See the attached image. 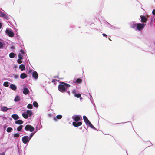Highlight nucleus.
<instances>
[{
  "label": "nucleus",
  "mask_w": 155,
  "mask_h": 155,
  "mask_svg": "<svg viewBox=\"0 0 155 155\" xmlns=\"http://www.w3.org/2000/svg\"><path fill=\"white\" fill-rule=\"evenodd\" d=\"M72 118L73 120L72 125L74 127H78L82 124V118L80 115H75L72 116Z\"/></svg>",
  "instance_id": "obj_1"
},
{
  "label": "nucleus",
  "mask_w": 155,
  "mask_h": 155,
  "mask_svg": "<svg viewBox=\"0 0 155 155\" xmlns=\"http://www.w3.org/2000/svg\"><path fill=\"white\" fill-rule=\"evenodd\" d=\"M60 84L58 86V89L61 92L64 93L66 92L71 85L64 82L61 81Z\"/></svg>",
  "instance_id": "obj_2"
},
{
  "label": "nucleus",
  "mask_w": 155,
  "mask_h": 155,
  "mask_svg": "<svg viewBox=\"0 0 155 155\" xmlns=\"http://www.w3.org/2000/svg\"><path fill=\"white\" fill-rule=\"evenodd\" d=\"M33 115V112L31 110H28L26 111H24L22 114L23 117L25 119H27L28 117H31Z\"/></svg>",
  "instance_id": "obj_3"
},
{
  "label": "nucleus",
  "mask_w": 155,
  "mask_h": 155,
  "mask_svg": "<svg viewBox=\"0 0 155 155\" xmlns=\"http://www.w3.org/2000/svg\"><path fill=\"white\" fill-rule=\"evenodd\" d=\"M24 56H27V54L26 52H25L24 49L21 48L19 51V54L18 55V58L19 59L22 60L24 59L23 57H24Z\"/></svg>",
  "instance_id": "obj_4"
},
{
  "label": "nucleus",
  "mask_w": 155,
  "mask_h": 155,
  "mask_svg": "<svg viewBox=\"0 0 155 155\" xmlns=\"http://www.w3.org/2000/svg\"><path fill=\"white\" fill-rule=\"evenodd\" d=\"M71 81V83H72L73 85H78L82 83V79L80 78H74Z\"/></svg>",
  "instance_id": "obj_5"
},
{
  "label": "nucleus",
  "mask_w": 155,
  "mask_h": 155,
  "mask_svg": "<svg viewBox=\"0 0 155 155\" xmlns=\"http://www.w3.org/2000/svg\"><path fill=\"white\" fill-rule=\"evenodd\" d=\"M5 33L6 35L11 37H12L14 36L15 33H14L13 30L9 28H8L6 29Z\"/></svg>",
  "instance_id": "obj_6"
},
{
  "label": "nucleus",
  "mask_w": 155,
  "mask_h": 155,
  "mask_svg": "<svg viewBox=\"0 0 155 155\" xmlns=\"http://www.w3.org/2000/svg\"><path fill=\"white\" fill-rule=\"evenodd\" d=\"M21 140L23 143L28 145L30 141V139L29 138V136H28L26 135L23 137Z\"/></svg>",
  "instance_id": "obj_7"
},
{
  "label": "nucleus",
  "mask_w": 155,
  "mask_h": 155,
  "mask_svg": "<svg viewBox=\"0 0 155 155\" xmlns=\"http://www.w3.org/2000/svg\"><path fill=\"white\" fill-rule=\"evenodd\" d=\"M24 129L27 131H29L32 132L35 130V128L31 125L27 124L25 126Z\"/></svg>",
  "instance_id": "obj_8"
},
{
  "label": "nucleus",
  "mask_w": 155,
  "mask_h": 155,
  "mask_svg": "<svg viewBox=\"0 0 155 155\" xmlns=\"http://www.w3.org/2000/svg\"><path fill=\"white\" fill-rule=\"evenodd\" d=\"M145 25L146 23H137V30H138L139 31H140L144 28Z\"/></svg>",
  "instance_id": "obj_9"
},
{
  "label": "nucleus",
  "mask_w": 155,
  "mask_h": 155,
  "mask_svg": "<svg viewBox=\"0 0 155 155\" xmlns=\"http://www.w3.org/2000/svg\"><path fill=\"white\" fill-rule=\"evenodd\" d=\"M140 18L141 19V22L146 24V22L148 20V18L144 15H141L140 16Z\"/></svg>",
  "instance_id": "obj_10"
},
{
  "label": "nucleus",
  "mask_w": 155,
  "mask_h": 155,
  "mask_svg": "<svg viewBox=\"0 0 155 155\" xmlns=\"http://www.w3.org/2000/svg\"><path fill=\"white\" fill-rule=\"evenodd\" d=\"M129 25L131 28L134 29L136 31L137 30V23H135V21L131 22L129 23Z\"/></svg>",
  "instance_id": "obj_11"
},
{
  "label": "nucleus",
  "mask_w": 155,
  "mask_h": 155,
  "mask_svg": "<svg viewBox=\"0 0 155 155\" xmlns=\"http://www.w3.org/2000/svg\"><path fill=\"white\" fill-rule=\"evenodd\" d=\"M23 86H24L25 87H23L22 89L23 93L24 94L27 95L28 94L29 92V90L27 87L25 86V84H24Z\"/></svg>",
  "instance_id": "obj_12"
},
{
  "label": "nucleus",
  "mask_w": 155,
  "mask_h": 155,
  "mask_svg": "<svg viewBox=\"0 0 155 155\" xmlns=\"http://www.w3.org/2000/svg\"><path fill=\"white\" fill-rule=\"evenodd\" d=\"M31 74L33 78L35 80L38 79V74L35 71L32 70Z\"/></svg>",
  "instance_id": "obj_13"
},
{
  "label": "nucleus",
  "mask_w": 155,
  "mask_h": 155,
  "mask_svg": "<svg viewBox=\"0 0 155 155\" xmlns=\"http://www.w3.org/2000/svg\"><path fill=\"white\" fill-rule=\"evenodd\" d=\"M7 42L0 41V49H3L6 47Z\"/></svg>",
  "instance_id": "obj_14"
},
{
  "label": "nucleus",
  "mask_w": 155,
  "mask_h": 155,
  "mask_svg": "<svg viewBox=\"0 0 155 155\" xmlns=\"http://www.w3.org/2000/svg\"><path fill=\"white\" fill-rule=\"evenodd\" d=\"M23 125H20L17 128V130L18 132L21 133L23 132Z\"/></svg>",
  "instance_id": "obj_15"
},
{
  "label": "nucleus",
  "mask_w": 155,
  "mask_h": 155,
  "mask_svg": "<svg viewBox=\"0 0 155 155\" xmlns=\"http://www.w3.org/2000/svg\"><path fill=\"white\" fill-rule=\"evenodd\" d=\"M62 117V116L61 115H58L56 117L54 116L53 117V120L55 121H57L58 120L60 119Z\"/></svg>",
  "instance_id": "obj_16"
},
{
  "label": "nucleus",
  "mask_w": 155,
  "mask_h": 155,
  "mask_svg": "<svg viewBox=\"0 0 155 155\" xmlns=\"http://www.w3.org/2000/svg\"><path fill=\"white\" fill-rule=\"evenodd\" d=\"M28 76L27 74L25 73H21L20 75V78L21 79H24L26 78Z\"/></svg>",
  "instance_id": "obj_17"
},
{
  "label": "nucleus",
  "mask_w": 155,
  "mask_h": 155,
  "mask_svg": "<svg viewBox=\"0 0 155 155\" xmlns=\"http://www.w3.org/2000/svg\"><path fill=\"white\" fill-rule=\"evenodd\" d=\"M11 117L16 121L19 118V117L17 114H13L12 115Z\"/></svg>",
  "instance_id": "obj_18"
},
{
  "label": "nucleus",
  "mask_w": 155,
  "mask_h": 155,
  "mask_svg": "<svg viewBox=\"0 0 155 155\" xmlns=\"http://www.w3.org/2000/svg\"><path fill=\"white\" fill-rule=\"evenodd\" d=\"M9 88L12 90L15 91L17 88V87L15 84H11L9 86Z\"/></svg>",
  "instance_id": "obj_19"
},
{
  "label": "nucleus",
  "mask_w": 155,
  "mask_h": 155,
  "mask_svg": "<svg viewBox=\"0 0 155 155\" xmlns=\"http://www.w3.org/2000/svg\"><path fill=\"white\" fill-rule=\"evenodd\" d=\"M83 118L84 121L86 125H87V124L90 122V121L88 119L87 116L85 115H84L83 116Z\"/></svg>",
  "instance_id": "obj_20"
},
{
  "label": "nucleus",
  "mask_w": 155,
  "mask_h": 155,
  "mask_svg": "<svg viewBox=\"0 0 155 155\" xmlns=\"http://www.w3.org/2000/svg\"><path fill=\"white\" fill-rule=\"evenodd\" d=\"M23 123L24 121L20 119L17 120L15 122V124L20 125H22V124H23Z\"/></svg>",
  "instance_id": "obj_21"
},
{
  "label": "nucleus",
  "mask_w": 155,
  "mask_h": 155,
  "mask_svg": "<svg viewBox=\"0 0 155 155\" xmlns=\"http://www.w3.org/2000/svg\"><path fill=\"white\" fill-rule=\"evenodd\" d=\"M9 109L5 106H3L1 108V110L4 112H6Z\"/></svg>",
  "instance_id": "obj_22"
},
{
  "label": "nucleus",
  "mask_w": 155,
  "mask_h": 155,
  "mask_svg": "<svg viewBox=\"0 0 155 155\" xmlns=\"http://www.w3.org/2000/svg\"><path fill=\"white\" fill-rule=\"evenodd\" d=\"M15 139H17L18 137L20 136V133L19 132H17L12 134Z\"/></svg>",
  "instance_id": "obj_23"
},
{
  "label": "nucleus",
  "mask_w": 155,
  "mask_h": 155,
  "mask_svg": "<svg viewBox=\"0 0 155 155\" xmlns=\"http://www.w3.org/2000/svg\"><path fill=\"white\" fill-rule=\"evenodd\" d=\"M150 18L151 19L150 20L149 22V23L150 26H152L153 23L154 21V20L155 19L154 17H153V16H151Z\"/></svg>",
  "instance_id": "obj_24"
},
{
  "label": "nucleus",
  "mask_w": 155,
  "mask_h": 155,
  "mask_svg": "<svg viewBox=\"0 0 155 155\" xmlns=\"http://www.w3.org/2000/svg\"><path fill=\"white\" fill-rule=\"evenodd\" d=\"M14 29L15 30V35H16V36H15V38H17L18 40H19L20 38V36L18 35V33L17 31L18 30L16 29V28H14Z\"/></svg>",
  "instance_id": "obj_25"
},
{
  "label": "nucleus",
  "mask_w": 155,
  "mask_h": 155,
  "mask_svg": "<svg viewBox=\"0 0 155 155\" xmlns=\"http://www.w3.org/2000/svg\"><path fill=\"white\" fill-rule=\"evenodd\" d=\"M19 68L20 69L21 71H23L25 69V65L23 64H21L19 65Z\"/></svg>",
  "instance_id": "obj_26"
},
{
  "label": "nucleus",
  "mask_w": 155,
  "mask_h": 155,
  "mask_svg": "<svg viewBox=\"0 0 155 155\" xmlns=\"http://www.w3.org/2000/svg\"><path fill=\"white\" fill-rule=\"evenodd\" d=\"M21 100L19 96L17 95L15 97L14 101H15L17 102L20 101Z\"/></svg>",
  "instance_id": "obj_27"
},
{
  "label": "nucleus",
  "mask_w": 155,
  "mask_h": 155,
  "mask_svg": "<svg viewBox=\"0 0 155 155\" xmlns=\"http://www.w3.org/2000/svg\"><path fill=\"white\" fill-rule=\"evenodd\" d=\"M107 22V24H108V25H109V26H108V27L109 28H110L112 29H113V30H115L117 28L115 26H113V25H111V24H110L108 22Z\"/></svg>",
  "instance_id": "obj_28"
},
{
  "label": "nucleus",
  "mask_w": 155,
  "mask_h": 155,
  "mask_svg": "<svg viewBox=\"0 0 155 155\" xmlns=\"http://www.w3.org/2000/svg\"><path fill=\"white\" fill-rule=\"evenodd\" d=\"M33 106L35 107L36 108H37L38 106V104L36 101H35L33 102L32 104Z\"/></svg>",
  "instance_id": "obj_29"
},
{
  "label": "nucleus",
  "mask_w": 155,
  "mask_h": 155,
  "mask_svg": "<svg viewBox=\"0 0 155 155\" xmlns=\"http://www.w3.org/2000/svg\"><path fill=\"white\" fill-rule=\"evenodd\" d=\"M32 70V69H27L26 70V72L30 76H31V74Z\"/></svg>",
  "instance_id": "obj_30"
},
{
  "label": "nucleus",
  "mask_w": 155,
  "mask_h": 155,
  "mask_svg": "<svg viewBox=\"0 0 155 155\" xmlns=\"http://www.w3.org/2000/svg\"><path fill=\"white\" fill-rule=\"evenodd\" d=\"M37 125L38 126L40 130L42 128V126L41 124V120L40 119H39L38 121V124Z\"/></svg>",
  "instance_id": "obj_31"
},
{
  "label": "nucleus",
  "mask_w": 155,
  "mask_h": 155,
  "mask_svg": "<svg viewBox=\"0 0 155 155\" xmlns=\"http://www.w3.org/2000/svg\"><path fill=\"white\" fill-rule=\"evenodd\" d=\"M87 127H88V126L92 129L94 127V126L93 125L91 124V122L90 121L89 122L87 125Z\"/></svg>",
  "instance_id": "obj_32"
},
{
  "label": "nucleus",
  "mask_w": 155,
  "mask_h": 155,
  "mask_svg": "<svg viewBox=\"0 0 155 155\" xmlns=\"http://www.w3.org/2000/svg\"><path fill=\"white\" fill-rule=\"evenodd\" d=\"M11 83H10L9 82L6 81L5 82L3 83V86L6 87H8L9 86V84L10 85Z\"/></svg>",
  "instance_id": "obj_33"
},
{
  "label": "nucleus",
  "mask_w": 155,
  "mask_h": 155,
  "mask_svg": "<svg viewBox=\"0 0 155 155\" xmlns=\"http://www.w3.org/2000/svg\"><path fill=\"white\" fill-rule=\"evenodd\" d=\"M13 130V129L11 127H8L7 128L6 131L8 133H10Z\"/></svg>",
  "instance_id": "obj_34"
},
{
  "label": "nucleus",
  "mask_w": 155,
  "mask_h": 155,
  "mask_svg": "<svg viewBox=\"0 0 155 155\" xmlns=\"http://www.w3.org/2000/svg\"><path fill=\"white\" fill-rule=\"evenodd\" d=\"M9 56L11 58H13L15 56V54L13 52H11L9 54Z\"/></svg>",
  "instance_id": "obj_35"
},
{
  "label": "nucleus",
  "mask_w": 155,
  "mask_h": 155,
  "mask_svg": "<svg viewBox=\"0 0 155 155\" xmlns=\"http://www.w3.org/2000/svg\"><path fill=\"white\" fill-rule=\"evenodd\" d=\"M74 96L77 98H79L81 96V95L80 93H78L74 94Z\"/></svg>",
  "instance_id": "obj_36"
},
{
  "label": "nucleus",
  "mask_w": 155,
  "mask_h": 155,
  "mask_svg": "<svg viewBox=\"0 0 155 155\" xmlns=\"http://www.w3.org/2000/svg\"><path fill=\"white\" fill-rule=\"evenodd\" d=\"M27 107L29 109H32L33 108V105L31 104H29L27 106Z\"/></svg>",
  "instance_id": "obj_37"
},
{
  "label": "nucleus",
  "mask_w": 155,
  "mask_h": 155,
  "mask_svg": "<svg viewBox=\"0 0 155 155\" xmlns=\"http://www.w3.org/2000/svg\"><path fill=\"white\" fill-rule=\"evenodd\" d=\"M2 18H3L4 19H6L7 20H8L9 19V17L7 16L5 14L4 16Z\"/></svg>",
  "instance_id": "obj_38"
},
{
  "label": "nucleus",
  "mask_w": 155,
  "mask_h": 155,
  "mask_svg": "<svg viewBox=\"0 0 155 155\" xmlns=\"http://www.w3.org/2000/svg\"><path fill=\"white\" fill-rule=\"evenodd\" d=\"M56 81L58 82L59 80L56 79H52L51 81V82L53 83L54 84H56Z\"/></svg>",
  "instance_id": "obj_39"
},
{
  "label": "nucleus",
  "mask_w": 155,
  "mask_h": 155,
  "mask_svg": "<svg viewBox=\"0 0 155 155\" xmlns=\"http://www.w3.org/2000/svg\"><path fill=\"white\" fill-rule=\"evenodd\" d=\"M127 122H130L131 123V125H132V123H131V122L130 121H127V122H121V123H115V124H114V123H111V122H109L110 123H111V124H124V123H127Z\"/></svg>",
  "instance_id": "obj_40"
},
{
  "label": "nucleus",
  "mask_w": 155,
  "mask_h": 155,
  "mask_svg": "<svg viewBox=\"0 0 155 155\" xmlns=\"http://www.w3.org/2000/svg\"><path fill=\"white\" fill-rule=\"evenodd\" d=\"M13 76L14 77V78L16 79H18L19 78V76L15 74H13Z\"/></svg>",
  "instance_id": "obj_41"
},
{
  "label": "nucleus",
  "mask_w": 155,
  "mask_h": 155,
  "mask_svg": "<svg viewBox=\"0 0 155 155\" xmlns=\"http://www.w3.org/2000/svg\"><path fill=\"white\" fill-rule=\"evenodd\" d=\"M5 114H3V115H0V117L3 118L4 120H6L7 118L6 117H5Z\"/></svg>",
  "instance_id": "obj_42"
},
{
  "label": "nucleus",
  "mask_w": 155,
  "mask_h": 155,
  "mask_svg": "<svg viewBox=\"0 0 155 155\" xmlns=\"http://www.w3.org/2000/svg\"><path fill=\"white\" fill-rule=\"evenodd\" d=\"M34 135V133H31L30 134L29 136V138H30V139L31 140V139L32 138V137H33V136Z\"/></svg>",
  "instance_id": "obj_43"
},
{
  "label": "nucleus",
  "mask_w": 155,
  "mask_h": 155,
  "mask_svg": "<svg viewBox=\"0 0 155 155\" xmlns=\"http://www.w3.org/2000/svg\"><path fill=\"white\" fill-rule=\"evenodd\" d=\"M77 90H76V89H74L72 91V93L73 94H77Z\"/></svg>",
  "instance_id": "obj_44"
},
{
  "label": "nucleus",
  "mask_w": 155,
  "mask_h": 155,
  "mask_svg": "<svg viewBox=\"0 0 155 155\" xmlns=\"http://www.w3.org/2000/svg\"><path fill=\"white\" fill-rule=\"evenodd\" d=\"M21 60H21V59H19V58H18V59H17V63L18 64L21 63L23 62V61H22Z\"/></svg>",
  "instance_id": "obj_45"
},
{
  "label": "nucleus",
  "mask_w": 155,
  "mask_h": 155,
  "mask_svg": "<svg viewBox=\"0 0 155 155\" xmlns=\"http://www.w3.org/2000/svg\"><path fill=\"white\" fill-rule=\"evenodd\" d=\"M5 13H4L3 12H2L0 10V17L2 18L3 17Z\"/></svg>",
  "instance_id": "obj_46"
},
{
  "label": "nucleus",
  "mask_w": 155,
  "mask_h": 155,
  "mask_svg": "<svg viewBox=\"0 0 155 155\" xmlns=\"http://www.w3.org/2000/svg\"><path fill=\"white\" fill-rule=\"evenodd\" d=\"M70 26L71 28H74L75 27V26L74 25L71 24L70 25Z\"/></svg>",
  "instance_id": "obj_47"
},
{
  "label": "nucleus",
  "mask_w": 155,
  "mask_h": 155,
  "mask_svg": "<svg viewBox=\"0 0 155 155\" xmlns=\"http://www.w3.org/2000/svg\"><path fill=\"white\" fill-rule=\"evenodd\" d=\"M152 14L153 15V17H154L155 19V9H154L152 11Z\"/></svg>",
  "instance_id": "obj_48"
},
{
  "label": "nucleus",
  "mask_w": 155,
  "mask_h": 155,
  "mask_svg": "<svg viewBox=\"0 0 155 155\" xmlns=\"http://www.w3.org/2000/svg\"><path fill=\"white\" fill-rule=\"evenodd\" d=\"M94 106V109L95 110L97 111V109H96V105L95 104V103H94L93 102L92 103H91ZM97 113H98L97 112Z\"/></svg>",
  "instance_id": "obj_49"
},
{
  "label": "nucleus",
  "mask_w": 155,
  "mask_h": 155,
  "mask_svg": "<svg viewBox=\"0 0 155 155\" xmlns=\"http://www.w3.org/2000/svg\"><path fill=\"white\" fill-rule=\"evenodd\" d=\"M53 78H58V79H62V78H59L58 75L54 76L53 77Z\"/></svg>",
  "instance_id": "obj_50"
},
{
  "label": "nucleus",
  "mask_w": 155,
  "mask_h": 155,
  "mask_svg": "<svg viewBox=\"0 0 155 155\" xmlns=\"http://www.w3.org/2000/svg\"><path fill=\"white\" fill-rule=\"evenodd\" d=\"M35 129L36 130H40V129L39 128V127H38V126L37 125L35 127Z\"/></svg>",
  "instance_id": "obj_51"
},
{
  "label": "nucleus",
  "mask_w": 155,
  "mask_h": 155,
  "mask_svg": "<svg viewBox=\"0 0 155 155\" xmlns=\"http://www.w3.org/2000/svg\"><path fill=\"white\" fill-rule=\"evenodd\" d=\"M15 47L13 45L11 46L10 47V48L12 50H14L15 49Z\"/></svg>",
  "instance_id": "obj_52"
},
{
  "label": "nucleus",
  "mask_w": 155,
  "mask_h": 155,
  "mask_svg": "<svg viewBox=\"0 0 155 155\" xmlns=\"http://www.w3.org/2000/svg\"><path fill=\"white\" fill-rule=\"evenodd\" d=\"M102 35L104 37H107V35L105 33H103Z\"/></svg>",
  "instance_id": "obj_53"
},
{
  "label": "nucleus",
  "mask_w": 155,
  "mask_h": 155,
  "mask_svg": "<svg viewBox=\"0 0 155 155\" xmlns=\"http://www.w3.org/2000/svg\"><path fill=\"white\" fill-rule=\"evenodd\" d=\"M5 152H3L1 153H0V155H5Z\"/></svg>",
  "instance_id": "obj_54"
},
{
  "label": "nucleus",
  "mask_w": 155,
  "mask_h": 155,
  "mask_svg": "<svg viewBox=\"0 0 155 155\" xmlns=\"http://www.w3.org/2000/svg\"><path fill=\"white\" fill-rule=\"evenodd\" d=\"M7 127V126L6 124L4 125H3V128L4 129H5Z\"/></svg>",
  "instance_id": "obj_55"
},
{
  "label": "nucleus",
  "mask_w": 155,
  "mask_h": 155,
  "mask_svg": "<svg viewBox=\"0 0 155 155\" xmlns=\"http://www.w3.org/2000/svg\"><path fill=\"white\" fill-rule=\"evenodd\" d=\"M53 116V114H48V117H51Z\"/></svg>",
  "instance_id": "obj_56"
},
{
  "label": "nucleus",
  "mask_w": 155,
  "mask_h": 155,
  "mask_svg": "<svg viewBox=\"0 0 155 155\" xmlns=\"http://www.w3.org/2000/svg\"><path fill=\"white\" fill-rule=\"evenodd\" d=\"M66 92H67L69 94V95H70V92L69 90H67Z\"/></svg>",
  "instance_id": "obj_57"
},
{
  "label": "nucleus",
  "mask_w": 155,
  "mask_h": 155,
  "mask_svg": "<svg viewBox=\"0 0 155 155\" xmlns=\"http://www.w3.org/2000/svg\"><path fill=\"white\" fill-rule=\"evenodd\" d=\"M2 26V24L1 22H0V29L1 28Z\"/></svg>",
  "instance_id": "obj_58"
},
{
  "label": "nucleus",
  "mask_w": 155,
  "mask_h": 155,
  "mask_svg": "<svg viewBox=\"0 0 155 155\" xmlns=\"http://www.w3.org/2000/svg\"><path fill=\"white\" fill-rule=\"evenodd\" d=\"M38 131V130H36V129H35V130H34V131H33L32 132V133H34V134H35L36 133V132H37V131Z\"/></svg>",
  "instance_id": "obj_59"
},
{
  "label": "nucleus",
  "mask_w": 155,
  "mask_h": 155,
  "mask_svg": "<svg viewBox=\"0 0 155 155\" xmlns=\"http://www.w3.org/2000/svg\"><path fill=\"white\" fill-rule=\"evenodd\" d=\"M92 129L98 131V130L96 128L94 127V128H93Z\"/></svg>",
  "instance_id": "obj_60"
},
{
  "label": "nucleus",
  "mask_w": 155,
  "mask_h": 155,
  "mask_svg": "<svg viewBox=\"0 0 155 155\" xmlns=\"http://www.w3.org/2000/svg\"><path fill=\"white\" fill-rule=\"evenodd\" d=\"M92 129L98 131V130L96 128L94 127V128H93Z\"/></svg>",
  "instance_id": "obj_61"
},
{
  "label": "nucleus",
  "mask_w": 155,
  "mask_h": 155,
  "mask_svg": "<svg viewBox=\"0 0 155 155\" xmlns=\"http://www.w3.org/2000/svg\"><path fill=\"white\" fill-rule=\"evenodd\" d=\"M90 100L91 99H93V97L90 94Z\"/></svg>",
  "instance_id": "obj_62"
},
{
  "label": "nucleus",
  "mask_w": 155,
  "mask_h": 155,
  "mask_svg": "<svg viewBox=\"0 0 155 155\" xmlns=\"http://www.w3.org/2000/svg\"><path fill=\"white\" fill-rule=\"evenodd\" d=\"M25 57V59L27 60V58H28V57H27V56H24V57Z\"/></svg>",
  "instance_id": "obj_63"
},
{
  "label": "nucleus",
  "mask_w": 155,
  "mask_h": 155,
  "mask_svg": "<svg viewBox=\"0 0 155 155\" xmlns=\"http://www.w3.org/2000/svg\"><path fill=\"white\" fill-rule=\"evenodd\" d=\"M9 121H12V118L11 117H9Z\"/></svg>",
  "instance_id": "obj_64"
}]
</instances>
